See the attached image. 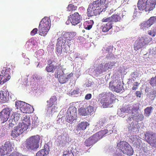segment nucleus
Masks as SVG:
<instances>
[{
	"label": "nucleus",
	"instance_id": "12",
	"mask_svg": "<svg viewBox=\"0 0 156 156\" xmlns=\"http://www.w3.org/2000/svg\"><path fill=\"white\" fill-rule=\"evenodd\" d=\"M55 76L58 78L59 82L61 83H66L68 80L66 75L64 73L60 68H58L55 73Z\"/></svg>",
	"mask_w": 156,
	"mask_h": 156
},
{
	"label": "nucleus",
	"instance_id": "30",
	"mask_svg": "<svg viewBox=\"0 0 156 156\" xmlns=\"http://www.w3.org/2000/svg\"><path fill=\"white\" fill-rule=\"evenodd\" d=\"M22 122L30 125V116L27 115H23L21 118Z\"/></svg>",
	"mask_w": 156,
	"mask_h": 156
},
{
	"label": "nucleus",
	"instance_id": "33",
	"mask_svg": "<svg viewBox=\"0 0 156 156\" xmlns=\"http://www.w3.org/2000/svg\"><path fill=\"white\" fill-rule=\"evenodd\" d=\"M76 118L73 117L72 115L69 114H66V122L70 123H72L74 120H76Z\"/></svg>",
	"mask_w": 156,
	"mask_h": 156
},
{
	"label": "nucleus",
	"instance_id": "49",
	"mask_svg": "<svg viewBox=\"0 0 156 156\" xmlns=\"http://www.w3.org/2000/svg\"><path fill=\"white\" fill-rule=\"evenodd\" d=\"M87 115L88 114H90L94 111V108L91 106H89L87 108Z\"/></svg>",
	"mask_w": 156,
	"mask_h": 156
},
{
	"label": "nucleus",
	"instance_id": "8",
	"mask_svg": "<svg viewBox=\"0 0 156 156\" xmlns=\"http://www.w3.org/2000/svg\"><path fill=\"white\" fill-rule=\"evenodd\" d=\"M12 149L13 148L10 142H6L4 145L2 146L0 148V156L9 154L12 151Z\"/></svg>",
	"mask_w": 156,
	"mask_h": 156
},
{
	"label": "nucleus",
	"instance_id": "37",
	"mask_svg": "<svg viewBox=\"0 0 156 156\" xmlns=\"http://www.w3.org/2000/svg\"><path fill=\"white\" fill-rule=\"evenodd\" d=\"M79 113L82 115H87V112L86 109L84 107H81L79 110Z\"/></svg>",
	"mask_w": 156,
	"mask_h": 156
},
{
	"label": "nucleus",
	"instance_id": "44",
	"mask_svg": "<svg viewBox=\"0 0 156 156\" xmlns=\"http://www.w3.org/2000/svg\"><path fill=\"white\" fill-rule=\"evenodd\" d=\"M150 85L153 87L156 86V76L151 78L149 82Z\"/></svg>",
	"mask_w": 156,
	"mask_h": 156
},
{
	"label": "nucleus",
	"instance_id": "52",
	"mask_svg": "<svg viewBox=\"0 0 156 156\" xmlns=\"http://www.w3.org/2000/svg\"><path fill=\"white\" fill-rule=\"evenodd\" d=\"M32 78L33 80H35L36 79L38 80H39L40 79V76L37 74H34L32 76Z\"/></svg>",
	"mask_w": 156,
	"mask_h": 156
},
{
	"label": "nucleus",
	"instance_id": "58",
	"mask_svg": "<svg viewBox=\"0 0 156 156\" xmlns=\"http://www.w3.org/2000/svg\"><path fill=\"white\" fill-rule=\"evenodd\" d=\"M144 116L142 114H140L138 115L137 116L138 119L140 121L143 120L144 119Z\"/></svg>",
	"mask_w": 156,
	"mask_h": 156
},
{
	"label": "nucleus",
	"instance_id": "61",
	"mask_svg": "<svg viewBox=\"0 0 156 156\" xmlns=\"http://www.w3.org/2000/svg\"><path fill=\"white\" fill-rule=\"evenodd\" d=\"M7 67L8 68H9V67L10 68V70L11 69H13L15 67V66L14 64L12 63H10L8 65Z\"/></svg>",
	"mask_w": 156,
	"mask_h": 156
},
{
	"label": "nucleus",
	"instance_id": "6",
	"mask_svg": "<svg viewBox=\"0 0 156 156\" xmlns=\"http://www.w3.org/2000/svg\"><path fill=\"white\" fill-rule=\"evenodd\" d=\"M146 141L151 146L156 147V134L152 132L147 131L145 134Z\"/></svg>",
	"mask_w": 156,
	"mask_h": 156
},
{
	"label": "nucleus",
	"instance_id": "56",
	"mask_svg": "<svg viewBox=\"0 0 156 156\" xmlns=\"http://www.w3.org/2000/svg\"><path fill=\"white\" fill-rule=\"evenodd\" d=\"M16 115H15V116L14 117V121H13V120L12 119V122L11 123H10L9 124V127H13L15 125L14 124V123H15V119H14L15 118V116H16Z\"/></svg>",
	"mask_w": 156,
	"mask_h": 156
},
{
	"label": "nucleus",
	"instance_id": "23",
	"mask_svg": "<svg viewBox=\"0 0 156 156\" xmlns=\"http://www.w3.org/2000/svg\"><path fill=\"white\" fill-rule=\"evenodd\" d=\"M22 133L17 126L14 127L11 131V136L14 138H16Z\"/></svg>",
	"mask_w": 156,
	"mask_h": 156
},
{
	"label": "nucleus",
	"instance_id": "48",
	"mask_svg": "<svg viewBox=\"0 0 156 156\" xmlns=\"http://www.w3.org/2000/svg\"><path fill=\"white\" fill-rule=\"evenodd\" d=\"M112 19L111 16L108 17H105L102 20V21L103 22H108L112 23Z\"/></svg>",
	"mask_w": 156,
	"mask_h": 156
},
{
	"label": "nucleus",
	"instance_id": "17",
	"mask_svg": "<svg viewBox=\"0 0 156 156\" xmlns=\"http://www.w3.org/2000/svg\"><path fill=\"white\" fill-rule=\"evenodd\" d=\"M101 99L100 100V102L104 108H107L109 105L111 104V101H109L107 97L105 96L100 97Z\"/></svg>",
	"mask_w": 156,
	"mask_h": 156
},
{
	"label": "nucleus",
	"instance_id": "5",
	"mask_svg": "<svg viewBox=\"0 0 156 156\" xmlns=\"http://www.w3.org/2000/svg\"><path fill=\"white\" fill-rule=\"evenodd\" d=\"M108 2L107 0H97L93 1L90 4L100 14L108 6Z\"/></svg>",
	"mask_w": 156,
	"mask_h": 156
},
{
	"label": "nucleus",
	"instance_id": "11",
	"mask_svg": "<svg viewBox=\"0 0 156 156\" xmlns=\"http://www.w3.org/2000/svg\"><path fill=\"white\" fill-rule=\"evenodd\" d=\"M68 20L72 25H76L80 22L82 17L77 12L70 15L68 17Z\"/></svg>",
	"mask_w": 156,
	"mask_h": 156
},
{
	"label": "nucleus",
	"instance_id": "46",
	"mask_svg": "<svg viewBox=\"0 0 156 156\" xmlns=\"http://www.w3.org/2000/svg\"><path fill=\"white\" fill-rule=\"evenodd\" d=\"M133 110V108L130 107L124 109L123 111L124 113L130 114L132 112Z\"/></svg>",
	"mask_w": 156,
	"mask_h": 156
},
{
	"label": "nucleus",
	"instance_id": "15",
	"mask_svg": "<svg viewBox=\"0 0 156 156\" xmlns=\"http://www.w3.org/2000/svg\"><path fill=\"white\" fill-rule=\"evenodd\" d=\"M98 141L94 135L86 139L84 142V145L87 147L93 145Z\"/></svg>",
	"mask_w": 156,
	"mask_h": 156
},
{
	"label": "nucleus",
	"instance_id": "18",
	"mask_svg": "<svg viewBox=\"0 0 156 156\" xmlns=\"http://www.w3.org/2000/svg\"><path fill=\"white\" fill-rule=\"evenodd\" d=\"M56 65L54 66V65L48 64L46 67L45 70L48 73H53L55 70L58 68H60V64H56Z\"/></svg>",
	"mask_w": 156,
	"mask_h": 156
},
{
	"label": "nucleus",
	"instance_id": "63",
	"mask_svg": "<svg viewBox=\"0 0 156 156\" xmlns=\"http://www.w3.org/2000/svg\"><path fill=\"white\" fill-rule=\"evenodd\" d=\"M136 94L137 97L140 98L141 97V94L140 91H136Z\"/></svg>",
	"mask_w": 156,
	"mask_h": 156
},
{
	"label": "nucleus",
	"instance_id": "57",
	"mask_svg": "<svg viewBox=\"0 0 156 156\" xmlns=\"http://www.w3.org/2000/svg\"><path fill=\"white\" fill-rule=\"evenodd\" d=\"M84 28L85 29H86V30H90L92 28V26H91V25H87V24H84Z\"/></svg>",
	"mask_w": 156,
	"mask_h": 156
},
{
	"label": "nucleus",
	"instance_id": "21",
	"mask_svg": "<svg viewBox=\"0 0 156 156\" xmlns=\"http://www.w3.org/2000/svg\"><path fill=\"white\" fill-rule=\"evenodd\" d=\"M89 124L87 122H83L79 123L76 127V130L78 131L84 130L85 129L87 126Z\"/></svg>",
	"mask_w": 156,
	"mask_h": 156
},
{
	"label": "nucleus",
	"instance_id": "47",
	"mask_svg": "<svg viewBox=\"0 0 156 156\" xmlns=\"http://www.w3.org/2000/svg\"><path fill=\"white\" fill-rule=\"evenodd\" d=\"M105 122V119H101L98 123V126L101 127L103 126Z\"/></svg>",
	"mask_w": 156,
	"mask_h": 156
},
{
	"label": "nucleus",
	"instance_id": "32",
	"mask_svg": "<svg viewBox=\"0 0 156 156\" xmlns=\"http://www.w3.org/2000/svg\"><path fill=\"white\" fill-rule=\"evenodd\" d=\"M153 110L151 106L148 107L144 110V115L145 116L149 117L151 115Z\"/></svg>",
	"mask_w": 156,
	"mask_h": 156
},
{
	"label": "nucleus",
	"instance_id": "45",
	"mask_svg": "<svg viewBox=\"0 0 156 156\" xmlns=\"http://www.w3.org/2000/svg\"><path fill=\"white\" fill-rule=\"evenodd\" d=\"M115 63L114 62H108V63H106L105 64V66H106V69H111L112 68V67L114 66Z\"/></svg>",
	"mask_w": 156,
	"mask_h": 156
},
{
	"label": "nucleus",
	"instance_id": "36",
	"mask_svg": "<svg viewBox=\"0 0 156 156\" xmlns=\"http://www.w3.org/2000/svg\"><path fill=\"white\" fill-rule=\"evenodd\" d=\"M150 26L147 21L146 22H143L140 24V28L143 30L146 29Z\"/></svg>",
	"mask_w": 156,
	"mask_h": 156
},
{
	"label": "nucleus",
	"instance_id": "38",
	"mask_svg": "<svg viewBox=\"0 0 156 156\" xmlns=\"http://www.w3.org/2000/svg\"><path fill=\"white\" fill-rule=\"evenodd\" d=\"M98 70L101 73L105 72L107 70V69H106V66H105V64L104 65H103L102 64H100L98 66Z\"/></svg>",
	"mask_w": 156,
	"mask_h": 156
},
{
	"label": "nucleus",
	"instance_id": "20",
	"mask_svg": "<svg viewBox=\"0 0 156 156\" xmlns=\"http://www.w3.org/2000/svg\"><path fill=\"white\" fill-rule=\"evenodd\" d=\"M100 97L105 96L107 97L109 101H111V104L113 102V101L115 99V96L110 92H103L99 94Z\"/></svg>",
	"mask_w": 156,
	"mask_h": 156
},
{
	"label": "nucleus",
	"instance_id": "19",
	"mask_svg": "<svg viewBox=\"0 0 156 156\" xmlns=\"http://www.w3.org/2000/svg\"><path fill=\"white\" fill-rule=\"evenodd\" d=\"M21 111L23 113H30L33 112V110L29 104L25 102L23 107L21 108Z\"/></svg>",
	"mask_w": 156,
	"mask_h": 156
},
{
	"label": "nucleus",
	"instance_id": "25",
	"mask_svg": "<svg viewBox=\"0 0 156 156\" xmlns=\"http://www.w3.org/2000/svg\"><path fill=\"white\" fill-rule=\"evenodd\" d=\"M76 33L75 32H67L65 33L63 36L66 39L70 41L74 37Z\"/></svg>",
	"mask_w": 156,
	"mask_h": 156
},
{
	"label": "nucleus",
	"instance_id": "16",
	"mask_svg": "<svg viewBox=\"0 0 156 156\" xmlns=\"http://www.w3.org/2000/svg\"><path fill=\"white\" fill-rule=\"evenodd\" d=\"M66 42V41L62 38L58 39L56 44V51L58 54H60L62 53V46L64 45Z\"/></svg>",
	"mask_w": 156,
	"mask_h": 156
},
{
	"label": "nucleus",
	"instance_id": "35",
	"mask_svg": "<svg viewBox=\"0 0 156 156\" xmlns=\"http://www.w3.org/2000/svg\"><path fill=\"white\" fill-rule=\"evenodd\" d=\"M25 103V102L21 101H16L15 105L16 108L17 109H20L21 111V108L23 107Z\"/></svg>",
	"mask_w": 156,
	"mask_h": 156
},
{
	"label": "nucleus",
	"instance_id": "2",
	"mask_svg": "<svg viewBox=\"0 0 156 156\" xmlns=\"http://www.w3.org/2000/svg\"><path fill=\"white\" fill-rule=\"evenodd\" d=\"M51 26V21L50 18L45 17L41 21L38 27V33L41 36H46Z\"/></svg>",
	"mask_w": 156,
	"mask_h": 156
},
{
	"label": "nucleus",
	"instance_id": "41",
	"mask_svg": "<svg viewBox=\"0 0 156 156\" xmlns=\"http://www.w3.org/2000/svg\"><path fill=\"white\" fill-rule=\"evenodd\" d=\"M39 120L37 118H35L33 120L32 124V126L33 128H35L37 127L39 125Z\"/></svg>",
	"mask_w": 156,
	"mask_h": 156
},
{
	"label": "nucleus",
	"instance_id": "28",
	"mask_svg": "<svg viewBox=\"0 0 156 156\" xmlns=\"http://www.w3.org/2000/svg\"><path fill=\"white\" fill-rule=\"evenodd\" d=\"M57 100V98L56 96H53L50 98L49 100L47 101V102L48 103L47 105L48 108H50L52 105L55 104V103Z\"/></svg>",
	"mask_w": 156,
	"mask_h": 156
},
{
	"label": "nucleus",
	"instance_id": "4",
	"mask_svg": "<svg viewBox=\"0 0 156 156\" xmlns=\"http://www.w3.org/2000/svg\"><path fill=\"white\" fill-rule=\"evenodd\" d=\"M118 149L123 154L130 156L133 154V151L130 145L125 141H120L117 145Z\"/></svg>",
	"mask_w": 156,
	"mask_h": 156
},
{
	"label": "nucleus",
	"instance_id": "64",
	"mask_svg": "<svg viewBox=\"0 0 156 156\" xmlns=\"http://www.w3.org/2000/svg\"><path fill=\"white\" fill-rule=\"evenodd\" d=\"M73 75V73H70V74L67 75H66V78H67V80H68V79L70 78Z\"/></svg>",
	"mask_w": 156,
	"mask_h": 156
},
{
	"label": "nucleus",
	"instance_id": "9",
	"mask_svg": "<svg viewBox=\"0 0 156 156\" xmlns=\"http://www.w3.org/2000/svg\"><path fill=\"white\" fill-rule=\"evenodd\" d=\"M147 38L144 37H139L134 44V50L137 51L147 44Z\"/></svg>",
	"mask_w": 156,
	"mask_h": 156
},
{
	"label": "nucleus",
	"instance_id": "26",
	"mask_svg": "<svg viewBox=\"0 0 156 156\" xmlns=\"http://www.w3.org/2000/svg\"><path fill=\"white\" fill-rule=\"evenodd\" d=\"M10 68L9 67H4L2 71L1 74L2 76L5 77L9 79L10 78Z\"/></svg>",
	"mask_w": 156,
	"mask_h": 156
},
{
	"label": "nucleus",
	"instance_id": "22",
	"mask_svg": "<svg viewBox=\"0 0 156 156\" xmlns=\"http://www.w3.org/2000/svg\"><path fill=\"white\" fill-rule=\"evenodd\" d=\"M108 130L107 129H104L101 130L94 135L97 140L98 141L103 136H104L108 133Z\"/></svg>",
	"mask_w": 156,
	"mask_h": 156
},
{
	"label": "nucleus",
	"instance_id": "39",
	"mask_svg": "<svg viewBox=\"0 0 156 156\" xmlns=\"http://www.w3.org/2000/svg\"><path fill=\"white\" fill-rule=\"evenodd\" d=\"M77 6H74L72 4L69 5L67 8V11L69 12H73L75 11L77 9Z\"/></svg>",
	"mask_w": 156,
	"mask_h": 156
},
{
	"label": "nucleus",
	"instance_id": "34",
	"mask_svg": "<svg viewBox=\"0 0 156 156\" xmlns=\"http://www.w3.org/2000/svg\"><path fill=\"white\" fill-rule=\"evenodd\" d=\"M112 22H117L120 21L121 18L120 16L117 14H114L111 16Z\"/></svg>",
	"mask_w": 156,
	"mask_h": 156
},
{
	"label": "nucleus",
	"instance_id": "60",
	"mask_svg": "<svg viewBox=\"0 0 156 156\" xmlns=\"http://www.w3.org/2000/svg\"><path fill=\"white\" fill-rule=\"evenodd\" d=\"M91 97V94H87L85 96V99L86 100L90 99Z\"/></svg>",
	"mask_w": 156,
	"mask_h": 156
},
{
	"label": "nucleus",
	"instance_id": "27",
	"mask_svg": "<svg viewBox=\"0 0 156 156\" xmlns=\"http://www.w3.org/2000/svg\"><path fill=\"white\" fill-rule=\"evenodd\" d=\"M30 125L27 124L22 122L21 123H19V125L17 126L22 132L23 133L28 129Z\"/></svg>",
	"mask_w": 156,
	"mask_h": 156
},
{
	"label": "nucleus",
	"instance_id": "50",
	"mask_svg": "<svg viewBox=\"0 0 156 156\" xmlns=\"http://www.w3.org/2000/svg\"><path fill=\"white\" fill-rule=\"evenodd\" d=\"M38 29L37 28L34 29L30 32V35L31 36H34L36 34H37Z\"/></svg>",
	"mask_w": 156,
	"mask_h": 156
},
{
	"label": "nucleus",
	"instance_id": "10",
	"mask_svg": "<svg viewBox=\"0 0 156 156\" xmlns=\"http://www.w3.org/2000/svg\"><path fill=\"white\" fill-rule=\"evenodd\" d=\"M12 111V108L7 107L3 109L0 112V118L2 122H4L8 120Z\"/></svg>",
	"mask_w": 156,
	"mask_h": 156
},
{
	"label": "nucleus",
	"instance_id": "51",
	"mask_svg": "<svg viewBox=\"0 0 156 156\" xmlns=\"http://www.w3.org/2000/svg\"><path fill=\"white\" fill-rule=\"evenodd\" d=\"M94 23V22L93 20H90L86 21L84 23V24H87L91 26H93Z\"/></svg>",
	"mask_w": 156,
	"mask_h": 156
},
{
	"label": "nucleus",
	"instance_id": "1",
	"mask_svg": "<svg viewBox=\"0 0 156 156\" xmlns=\"http://www.w3.org/2000/svg\"><path fill=\"white\" fill-rule=\"evenodd\" d=\"M156 5V0H139L137 7L140 10L150 12L152 10Z\"/></svg>",
	"mask_w": 156,
	"mask_h": 156
},
{
	"label": "nucleus",
	"instance_id": "42",
	"mask_svg": "<svg viewBox=\"0 0 156 156\" xmlns=\"http://www.w3.org/2000/svg\"><path fill=\"white\" fill-rule=\"evenodd\" d=\"M63 156H73V154L72 151L68 149L64 151Z\"/></svg>",
	"mask_w": 156,
	"mask_h": 156
},
{
	"label": "nucleus",
	"instance_id": "55",
	"mask_svg": "<svg viewBox=\"0 0 156 156\" xmlns=\"http://www.w3.org/2000/svg\"><path fill=\"white\" fill-rule=\"evenodd\" d=\"M150 94L154 96L153 98V100H154L156 97V90H153L150 93Z\"/></svg>",
	"mask_w": 156,
	"mask_h": 156
},
{
	"label": "nucleus",
	"instance_id": "14",
	"mask_svg": "<svg viewBox=\"0 0 156 156\" xmlns=\"http://www.w3.org/2000/svg\"><path fill=\"white\" fill-rule=\"evenodd\" d=\"M0 99L2 103L7 102L9 100V94L6 91H0Z\"/></svg>",
	"mask_w": 156,
	"mask_h": 156
},
{
	"label": "nucleus",
	"instance_id": "3",
	"mask_svg": "<svg viewBox=\"0 0 156 156\" xmlns=\"http://www.w3.org/2000/svg\"><path fill=\"white\" fill-rule=\"evenodd\" d=\"M40 139V136L37 135L30 137L26 141V147L29 150L37 149L39 147Z\"/></svg>",
	"mask_w": 156,
	"mask_h": 156
},
{
	"label": "nucleus",
	"instance_id": "40",
	"mask_svg": "<svg viewBox=\"0 0 156 156\" xmlns=\"http://www.w3.org/2000/svg\"><path fill=\"white\" fill-rule=\"evenodd\" d=\"M9 80V79L2 76V75H0V84H3Z\"/></svg>",
	"mask_w": 156,
	"mask_h": 156
},
{
	"label": "nucleus",
	"instance_id": "62",
	"mask_svg": "<svg viewBox=\"0 0 156 156\" xmlns=\"http://www.w3.org/2000/svg\"><path fill=\"white\" fill-rule=\"evenodd\" d=\"M24 60L25 61L24 63L26 64V65H28V64H29L30 63L29 59V58H25L24 59Z\"/></svg>",
	"mask_w": 156,
	"mask_h": 156
},
{
	"label": "nucleus",
	"instance_id": "53",
	"mask_svg": "<svg viewBox=\"0 0 156 156\" xmlns=\"http://www.w3.org/2000/svg\"><path fill=\"white\" fill-rule=\"evenodd\" d=\"M139 85V83L138 82H135L134 86L132 88L133 90H136L137 89V87Z\"/></svg>",
	"mask_w": 156,
	"mask_h": 156
},
{
	"label": "nucleus",
	"instance_id": "24",
	"mask_svg": "<svg viewBox=\"0 0 156 156\" xmlns=\"http://www.w3.org/2000/svg\"><path fill=\"white\" fill-rule=\"evenodd\" d=\"M67 114L70 115L74 117H77V113L76 108L74 106L70 107L67 111Z\"/></svg>",
	"mask_w": 156,
	"mask_h": 156
},
{
	"label": "nucleus",
	"instance_id": "43",
	"mask_svg": "<svg viewBox=\"0 0 156 156\" xmlns=\"http://www.w3.org/2000/svg\"><path fill=\"white\" fill-rule=\"evenodd\" d=\"M148 22L151 26L156 22V16H152L151 17L147 20Z\"/></svg>",
	"mask_w": 156,
	"mask_h": 156
},
{
	"label": "nucleus",
	"instance_id": "31",
	"mask_svg": "<svg viewBox=\"0 0 156 156\" xmlns=\"http://www.w3.org/2000/svg\"><path fill=\"white\" fill-rule=\"evenodd\" d=\"M112 23H107L103 26L102 31L104 32L108 31L112 27Z\"/></svg>",
	"mask_w": 156,
	"mask_h": 156
},
{
	"label": "nucleus",
	"instance_id": "7",
	"mask_svg": "<svg viewBox=\"0 0 156 156\" xmlns=\"http://www.w3.org/2000/svg\"><path fill=\"white\" fill-rule=\"evenodd\" d=\"M109 87L111 90L117 93L121 92L123 88L121 83L117 80L110 82L109 83Z\"/></svg>",
	"mask_w": 156,
	"mask_h": 156
},
{
	"label": "nucleus",
	"instance_id": "29",
	"mask_svg": "<svg viewBox=\"0 0 156 156\" xmlns=\"http://www.w3.org/2000/svg\"><path fill=\"white\" fill-rule=\"evenodd\" d=\"M49 151L48 150L44 148L38 151L36 154V156H47L48 154Z\"/></svg>",
	"mask_w": 156,
	"mask_h": 156
},
{
	"label": "nucleus",
	"instance_id": "54",
	"mask_svg": "<svg viewBox=\"0 0 156 156\" xmlns=\"http://www.w3.org/2000/svg\"><path fill=\"white\" fill-rule=\"evenodd\" d=\"M113 50V47L111 46H109L107 47L106 51L107 52L109 53V52H111Z\"/></svg>",
	"mask_w": 156,
	"mask_h": 156
},
{
	"label": "nucleus",
	"instance_id": "13",
	"mask_svg": "<svg viewBox=\"0 0 156 156\" xmlns=\"http://www.w3.org/2000/svg\"><path fill=\"white\" fill-rule=\"evenodd\" d=\"M100 14L93 5L91 4H90L87 9V16L90 17L94 16H97Z\"/></svg>",
	"mask_w": 156,
	"mask_h": 156
},
{
	"label": "nucleus",
	"instance_id": "59",
	"mask_svg": "<svg viewBox=\"0 0 156 156\" xmlns=\"http://www.w3.org/2000/svg\"><path fill=\"white\" fill-rule=\"evenodd\" d=\"M148 34L152 37H154L155 36V33L154 31L151 30L148 31Z\"/></svg>",
	"mask_w": 156,
	"mask_h": 156
}]
</instances>
